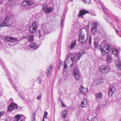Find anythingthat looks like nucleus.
I'll return each instance as SVG.
<instances>
[{"label":"nucleus","mask_w":121,"mask_h":121,"mask_svg":"<svg viewBox=\"0 0 121 121\" xmlns=\"http://www.w3.org/2000/svg\"><path fill=\"white\" fill-rule=\"evenodd\" d=\"M75 59L74 56L72 53H70L68 54L67 58L64 64V69L65 72L66 71V70H67L66 69L67 68V65L66 64H67V62H72L71 64L68 66V67L70 69L73 66L74 63Z\"/></svg>","instance_id":"1"},{"label":"nucleus","mask_w":121,"mask_h":121,"mask_svg":"<svg viewBox=\"0 0 121 121\" xmlns=\"http://www.w3.org/2000/svg\"><path fill=\"white\" fill-rule=\"evenodd\" d=\"M98 4L101 5L100 6L101 9H103L104 12V13L105 15V18L106 19V21L108 23H109L110 24L112 25V22L109 20V16L108 15V13H109V10L106 9L105 7L104 6L103 4V3L99 0H95Z\"/></svg>","instance_id":"2"},{"label":"nucleus","mask_w":121,"mask_h":121,"mask_svg":"<svg viewBox=\"0 0 121 121\" xmlns=\"http://www.w3.org/2000/svg\"><path fill=\"white\" fill-rule=\"evenodd\" d=\"M102 43L100 45L101 51V52L102 55V56H104L105 53H109L111 50L110 46L108 44H105L103 48L102 47Z\"/></svg>","instance_id":"3"},{"label":"nucleus","mask_w":121,"mask_h":121,"mask_svg":"<svg viewBox=\"0 0 121 121\" xmlns=\"http://www.w3.org/2000/svg\"><path fill=\"white\" fill-rule=\"evenodd\" d=\"M99 71L101 74H106L108 72L110 71L109 67L106 65H103L101 66L99 68Z\"/></svg>","instance_id":"4"},{"label":"nucleus","mask_w":121,"mask_h":121,"mask_svg":"<svg viewBox=\"0 0 121 121\" xmlns=\"http://www.w3.org/2000/svg\"><path fill=\"white\" fill-rule=\"evenodd\" d=\"M42 7V10H44L45 13L48 14H49L52 11L53 9V8L48 7L46 4H44Z\"/></svg>","instance_id":"5"},{"label":"nucleus","mask_w":121,"mask_h":121,"mask_svg":"<svg viewBox=\"0 0 121 121\" xmlns=\"http://www.w3.org/2000/svg\"><path fill=\"white\" fill-rule=\"evenodd\" d=\"M98 24L97 22H95L92 23L91 27V31L92 34L93 35H95L97 32V27Z\"/></svg>","instance_id":"6"},{"label":"nucleus","mask_w":121,"mask_h":121,"mask_svg":"<svg viewBox=\"0 0 121 121\" xmlns=\"http://www.w3.org/2000/svg\"><path fill=\"white\" fill-rule=\"evenodd\" d=\"M42 30L45 33H49L51 31L52 27L49 28L46 24H44L41 26Z\"/></svg>","instance_id":"7"},{"label":"nucleus","mask_w":121,"mask_h":121,"mask_svg":"<svg viewBox=\"0 0 121 121\" xmlns=\"http://www.w3.org/2000/svg\"><path fill=\"white\" fill-rule=\"evenodd\" d=\"M72 73L74 76L75 79L77 80H78L80 76V72L77 67L74 68Z\"/></svg>","instance_id":"8"},{"label":"nucleus","mask_w":121,"mask_h":121,"mask_svg":"<svg viewBox=\"0 0 121 121\" xmlns=\"http://www.w3.org/2000/svg\"><path fill=\"white\" fill-rule=\"evenodd\" d=\"M82 32L81 30L79 31L78 34L79 39V41L82 43H83L85 42L87 40V37H85V36L83 35H82Z\"/></svg>","instance_id":"9"},{"label":"nucleus","mask_w":121,"mask_h":121,"mask_svg":"<svg viewBox=\"0 0 121 121\" xmlns=\"http://www.w3.org/2000/svg\"><path fill=\"white\" fill-rule=\"evenodd\" d=\"M37 27L36 23L35 22H34L30 26V32L32 33H34L36 30Z\"/></svg>","instance_id":"10"},{"label":"nucleus","mask_w":121,"mask_h":121,"mask_svg":"<svg viewBox=\"0 0 121 121\" xmlns=\"http://www.w3.org/2000/svg\"><path fill=\"white\" fill-rule=\"evenodd\" d=\"M33 2L30 0H25L22 3V5L24 6L27 7L32 5Z\"/></svg>","instance_id":"11"},{"label":"nucleus","mask_w":121,"mask_h":121,"mask_svg":"<svg viewBox=\"0 0 121 121\" xmlns=\"http://www.w3.org/2000/svg\"><path fill=\"white\" fill-rule=\"evenodd\" d=\"M79 90L80 92L83 95L86 94L88 92L87 89L83 87L82 85H81V88Z\"/></svg>","instance_id":"12"},{"label":"nucleus","mask_w":121,"mask_h":121,"mask_svg":"<svg viewBox=\"0 0 121 121\" xmlns=\"http://www.w3.org/2000/svg\"><path fill=\"white\" fill-rule=\"evenodd\" d=\"M115 90V89L113 86H111L110 87L108 92V95L109 97L112 96Z\"/></svg>","instance_id":"13"},{"label":"nucleus","mask_w":121,"mask_h":121,"mask_svg":"<svg viewBox=\"0 0 121 121\" xmlns=\"http://www.w3.org/2000/svg\"><path fill=\"white\" fill-rule=\"evenodd\" d=\"M86 52L85 50H83L79 51L77 55V60H79L80 58L81 57L83 54H85Z\"/></svg>","instance_id":"14"},{"label":"nucleus","mask_w":121,"mask_h":121,"mask_svg":"<svg viewBox=\"0 0 121 121\" xmlns=\"http://www.w3.org/2000/svg\"><path fill=\"white\" fill-rule=\"evenodd\" d=\"M30 48L32 49L35 50L39 47L38 45L35 43H32L30 44Z\"/></svg>","instance_id":"15"},{"label":"nucleus","mask_w":121,"mask_h":121,"mask_svg":"<svg viewBox=\"0 0 121 121\" xmlns=\"http://www.w3.org/2000/svg\"><path fill=\"white\" fill-rule=\"evenodd\" d=\"M88 11H86L85 10H81L80 11L79 13V17L82 16V15H84L88 13Z\"/></svg>","instance_id":"16"},{"label":"nucleus","mask_w":121,"mask_h":121,"mask_svg":"<svg viewBox=\"0 0 121 121\" xmlns=\"http://www.w3.org/2000/svg\"><path fill=\"white\" fill-rule=\"evenodd\" d=\"M81 106L82 107H85L88 104V103L87 100L86 99H84L81 103Z\"/></svg>","instance_id":"17"},{"label":"nucleus","mask_w":121,"mask_h":121,"mask_svg":"<svg viewBox=\"0 0 121 121\" xmlns=\"http://www.w3.org/2000/svg\"><path fill=\"white\" fill-rule=\"evenodd\" d=\"M68 111L67 110H65L64 111L62 114V117L64 119H65L68 116Z\"/></svg>","instance_id":"18"},{"label":"nucleus","mask_w":121,"mask_h":121,"mask_svg":"<svg viewBox=\"0 0 121 121\" xmlns=\"http://www.w3.org/2000/svg\"><path fill=\"white\" fill-rule=\"evenodd\" d=\"M95 97L98 99H101L103 96V95L102 93H98L95 94Z\"/></svg>","instance_id":"19"},{"label":"nucleus","mask_w":121,"mask_h":121,"mask_svg":"<svg viewBox=\"0 0 121 121\" xmlns=\"http://www.w3.org/2000/svg\"><path fill=\"white\" fill-rule=\"evenodd\" d=\"M53 65H51L49 68V69H48L47 71V75L48 76L49 75V74L51 71V70L53 69Z\"/></svg>","instance_id":"20"},{"label":"nucleus","mask_w":121,"mask_h":121,"mask_svg":"<svg viewBox=\"0 0 121 121\" xmlns=\"http://www.w3.org/2000/svg\"><path fill=\"white\" fill-rule=\"evenodd\" d=\"M42 30H40L37 33V34L38 35L39 38L42 36L44 34V33L43 31V32H42Z\"/></svg>","instance_id":"21"},{"label":"nucleus","mask_w":121,"mask_h":121,"mask_svg":"<svg viewBox=\"0 0 121 121\" xmlns=\"http://www.w3.org/2000/svg\"><path fill=\"white\" fill-rule=\"evenodd\" d=\"M28 41L32 42L34 40V36L33 35H31L29 36L28 38H27Z\"/></svg>","instance_id":"22"},{"label":"nucleus","mask_w":121,"mask_h":121,"mask_svg":"<svg viewBox=\"0 0 121 121\" xmlns=\"http://www.w3.org/2000/svg\"><path fill=\"white\" fill-rule=\"evenodd\" d=\"M85 121H99V120L97 117H95L92 118L90 120L87 119Z\"/></svg>","instance_id":"23"},{"label":"nucleus","mask_w":121,"mask_h":121,"mask_svg":"<svg viewBox=\"0 0 121 121\" xmlns=\"http://www.w3.org/2000/svg\"><path fill=\"white\" fill-rule=\"evenodd\" d=\"M112 52L114 54L117 55L118 54V49L116 48H113L112 51Z\"/></svg>","instance_id":"24"},{"label":"nucleus","mask_w":121,"mask_h":121,"mask_svg":"<svg viewBox=\"0 0 121 121\" xmlns=\"http://www.w3.org/2000/svg\"><path fill=\"white\" fill-rule=\"evenodd\" d=\"M116 66L117 67V68L119 70H121V64L119 62L117 61L116 62Z\"/></svg>","instance_id":"25"},{"label":"nucleus","mask_w":121,"mask_h":121,"mask_svg":"<svg viewBox=\"0 0 121 121\" xmlns=\"http://www.w3.org/2000/svg\"><path fill=\"white\" fill-rule=\"evenodd\" d=\"M15 118H16V121H19L21 118V116L20 114H17L15 115Z\"/></svg>","instance_id":"26"},{"label":"nucleus","mask_w":121,"mask_h":121,"mask_svg":"<svg viewBox=\"0 0 121 121\" xmlns=\"http://www.w3.org/2000/svg\"><path fill=\"white\" fill-rule=\"evenodd\" d=\"M10 42L15 43L17 42V39L16 38L11 37Z\"/></svg>","instance_id":"27"},{"label":"nucleus","mask_w":121,"mask_h":121,"mask_svg":"<svg viewBox=\"0 0 121 121\" xmlns=\"http://www.w3.org/2000/svg\"><path fill=\"white\" fill-rule=\"evenodd\" d=\"M76 41H74L71 44V46L70 47V48L71 49H73L74 46H76Z\"/></svg>","instance_id":"28"},{"label":"nucleus","mask_w":121,"mask_h":121,"mask_svg":"<svg viewBox=\"0 0 121 121\" xmlns=\"http://www.w3.org/2000/svg\"><path fill=\"white\" fill-rule=\"evenodd\" d=\"M0 64L3 68H5V66L4 65V63L3 62V61L1 60L0 59Z\"/></svg>","instance_id":"29"},{"label":"nucleus","mask_w":121,"mask_h":121,"mask_svg":"<svg viewBox=\"0 0 121 121\" xmlns=\"http://www.w3.org/2000/svg\"><path fill=\"white\" fill-rule=\"evenodd\" d=\"M11 37H5L4 38L5 40L8 42H10Z\"/></svg>","instance_id":"30"},{"label":"nucleus","mask_w":121,"mask_h":121,"mask_svg":"<svg viewBox=\"0 0 121 121\" xmlns=\"http://www.w3.org/2000/svg\"><path fill=\"white\" fill-rule=\"evenodd\" d=\"M107 60L108 62H110L111 61L112 59L110 55H108L107 56Z\"/></svg>","instance_id":"31"},{"label":"nucleus","mask_w":121,"mask_h":121,"mask_svg":"<svg viewBox=\"0 0 121 121\" xmlns=\"http://www.w3.org/2000/svg\"><path fill=\"white\" fill-rule=\"evenodd\" d=\"M12 104L11 103L9 106V108H8V110L9 111H11L13 109V108L12 107Z\"/></svg>","instance_id":"32"},{"label":"nucleus","mask_w":121,"mask_h":121,"mask_svg":"<svg viewBox=\"0 0 121 121\" xmlns=\"http://www.w3.org/2000/svg\"><path fill=\"white\" fill-rule=\"evenodd\" d=\"M12 104V107L13 108V109H17V107L16 104L14 103H11Z\"/></svg>","instance_id":"33"},{"label":"nucleus","mask_w":121,"mask_h":121,"mask_svg":"<svg viewBox=\"0 0 121 121\" xmlns=\"http://www.w3.org/2000/svg\"><path fill=\"white\" fill-rule=\"evenodd\" d=\"M48 114V112H47L46 111L44 112V115L43 116V118H47V116Z\"/></svg>","instance_id":"34"},{"label":"nucleus","mask_w":121,"mask_h":121,"mask_svg":"<svg viewBox=\"0 0 121 121\" xmlns=\"http://www.w3.org/2000/svg\"><path fill=\"white\" fill-rule=\"evenodd\" d=\"M83 2L86 4H89L90 2V0H82Z\"/></svg>","instance_id":"35"},{"label":"nucleus","mask_w":121,"mask_h":121,"mask_svg":"<svg viewBox=\"0 0 121 121\" xmlns=\"http://www.w3.org/2000/svg\"><path fill=\"white\" fill-rule=\"evenodd\" d=\"M35 115H36V114H35V112H34V113H32V119H35Z\"/></svg>","instance_id":"36"},{"label":"nucleus","mask_w":121,"mask_h":121,"mask_svg":"<svg viewBox=\"0 0 121 121\" xmlns=\"http://www.w3.org/2000/svg\"><path fill=\"white\" fill-rule=\"evenodd\" d=\"M4 113L5 112L4 111H0V118L3 116V115L4 114Z\"/></svg>","instance_id":"37"},{"label":"nucleus","mask_w":121,"mask_h":121,"mask_svg":"<svg viewBox=\"0 0 121 121\" xmlns=\"http://www.w3.org/2000/svg\"><path fill=\"white\" fill-rule=\"evenodd\" d=\"M42 96V94H41L38 96L37 98V99L38 100H40V98Z\"/></svg>","instance_id":"38"},{"label":"nucleus","mask_w":121,"mask_h":121,"mask_svg":"<svg viewBox=\"0 0 121 121\" xmlns=\"http://www.w3.org/2000/svg\"><path fill=\"white\" fill-rule=\"evenodd\" d=\"M107 104V103L106 101H104L103 103V106H104L106 105Z\"/></svg>","instance_id":"39"},{"label":"nucleus","mask_w":121,"mask_h":121,"mask_svg":"<svg viewBox=\"0 0 121 121\" xmlns=\"http://www.w3.org/2000/svg\"><path fill=\"white\" fill-rule=\"evenodd\" d=\"M60 101H61V105H62V107H64L65 106V105L64 104H63L62 103V102H61V100H60Z\"/></svg>","instance_id":"40"},{"label":"nucleus","mask_w":121,"mask_h":121,"mask_svg":"<svg viewBox=\"0 0 121 121\" xmlns=\"http://www.w3.org/2000/svg\"><path fill=\"white\" fill-rule=\"evenodd\" d=\"M89 44H91V38H89Z\"/></svg>","instance_id":"41"},{"label":"nucleus","mask_w":121,"mask_h":121,"mask_svg":"<svg viewBox=\"0 0 121 121\" xmlns=\"http://www.w3.org/2000/svg\"><path fill=\"white\" fill-rule=\"evenodd\" d=\"M63 18H61V27H62V24L63 21Z\"/></svg>","instance_id":"42"},{"label":"nucleus","mask_w":121,"mask_h":121,"mask_svg":"<svg viewBox=\"0 0 121 121\" xmlns=\"http://www.w3.org/2000/svg\"><path fill=\"white\" fill-rule=\"evenodd\" d=\"M9 82H10V83H11L12 84V80L11 78H9Z\"/></svg>","instance_id":"43"},{"label":"nucleus","mask_w":121,"mask_h":121,"mask_svg":"<svg viewBox=\"0 0 121 121\" xmlns=\"http://www.w3.org/2000/svg\"><path fill=\"white\" fill-rule=\"evenodd\" d=\"M13 87L14 88V89H16V86L15 85H13Z\"/></svg>","instance_id":"44"},{"label":"nucleus","mask_w":121,"mask_h":121,"mask_svg":"<svg viewBox=\"0 0 121 121\" xmlns=\"http://www.w3.org/2000/svg\"><path fill=\"white\" fill-rule=\"evenodd\" d=\"M3 94V91H0V96Z\"/></svg>","instance_id":"45"},{"label":"nucleus","mask_w":121,"mask_h":121,"mask_svg":"<svg viewBox=\"0 0 121 121\" xmlns=\"http://www.w3.org/2000/svg\"><path fill=\"white\" fill-rule=\"evenodd\" d=\"M94 44L95 46H97L98 45V44L97 43H96L94 42Z\"/></svg>","instance_id":"46"},{"label":"nucleus","mask_w":121,"mask_h":121,"mask_svg":"<svg viewBox=\"0 0 121 121\" xmlns=\"http://www.w3.org/2000/svg\"><path fill=\"white\" fill-rule=\"evenodd\" d=\"M117 75L119 76H121V74H119L118 73H117Z\"/></svg>","instance_id":"47"},{"label":"nucleus","mask_w":121,"mask_h":121,"mask_svg":"<svg viewBox=\"0 0 121 121\" xmlns=\"http://www.w3.org/2000/svg\"><path fill=\"white\" fill-rule=\"evenodd\" d=\"M38 80L39 81V83H40V82H41V81L39 79H38Z\"/></svg>","instance_id":"48"},{"label":"nucleus","mask_w":121,"mask_h":121,"mask_svg":"<svg viewBox=\"0 0 121 121\" xmlns=\"http://www.w3.org/2000/svg\"><path fill=\"white\" fill-rule=\"evenodd\" d=\"M35 119H32V121H35Z\"/></svg>","instance_id":"49"},{"label":"nucleus","mask_w":121,"mask_h":121,"mask_svg":"<svg viewBox=\"0 0 121 121\" xmlns=\"http://www.w3.org/2000/svg\"><path fill=\"white\" fill-rule=\"evenodd\" d=\"M44 118H43V120H42V121H44Z\"/></svg>","instance_id":"50"},{"label":"nucleus","mask_w":121,"mask_h":121,"mask_svg":"<svg viewBox=\"0 0 121 121\" xmlns=\"http://www.w3.org/2000/svg\"><path fill=\"white\" fill-rule=\"evenodd\" d=\"M70 1H71V2H72L73 1V0H69Z\"/></svg>","instance_id":"51"},{"label":"nucleus","mask_w":121,"mask_h":121,"mask_svg":"<svg viewBox=\"0 0 121 121\" xmlns=\"http://www.w3.org/2000/svg\"><path fill=\"white\" fill-rule=\"evenodd\" d=\"M116 31L117 32H118V30H116Z\"/></svg>","instance_id":"52"},{"label":"nucleus","mask_w":121,"mask_h":121,"mask_svg":"<svg viewBox=\"0 0 121 121\" xmlns=\"http://www.w3.org/2000/svg\"><path fill=\"white\" fill-rule=\"evenodd\" d=\"M103 83V82H101V83Z\"/></svg>","instance_id":"53"},{"label":"nucleus","mask_w":121,"mask_h":121,"mask_svg":"<svg viewBox=\"0 0 121 121\" xmlns=\"http://www.w3.org/2000/svg\"><path fill=\"white\" fill-rule=\"evenodd\" d=\"M97 4V6H98V5Z\"/></svg>","instance_id":"54"},{"label":"nucleus","mask_w":121,"mask_h":121,"mask_svg":"<svg viewBox=\"0 0 121 121\" xmlns=\"http://www.w3.org/2000/svg\"><path fill=\"white\" fill-rule=\"evenodd\" d=\"M20 121H23L22 120H21Z\"/></svg>","instance_id":"55"},{"label":"nucleus","mask_w":121,"mask_h":121,"mask_svg":"<svg viewBox=\"0 0 121 121\" xmlns=\"http://www.w3.org/2000/svg\"><path fill=\"white\" fill-rule=\"evenodd\" d=\"M17 91L16 90L15 91Z\"/></svg>","instance_id":"56"}]
</instances>
